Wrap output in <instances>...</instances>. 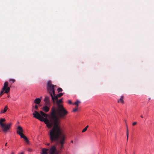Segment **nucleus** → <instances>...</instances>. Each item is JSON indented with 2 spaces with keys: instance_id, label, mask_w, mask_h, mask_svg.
<instances>
[{
  "instance_id": "obj_1",
  "label": "nucleus",
  "mask_w": 154,
  "mask_h": 154,
  "mask_svg": "<svg viewBox=\"0 0 154 154\" xmlns=\"http://www.w3.org/2000/svg\"><path fill=\"white\" fill-rule=\"evenodd\" d=\"M41 115L36 111H35L32 114L33 117L42 122H44L46 124L47 127L48 128H51L53 126L51 129H55L57 127H60V122L58 120V118L56 115V108L53 106L51 110L50 115L48 116V119L47 118L48 115L43 112L40 111Z\"/></svg>"
},
{
  "instance_id": "obj_2",
  "label": "nucleus",
  "mask_w": 154,
  "mask_h": 154,
  "mask_svg": "<svg viewBox=\"0 0 154 154\" xmlns=\"http://www.w3.org/2000/svg\"><path fill=\"white\" fill-rule=\"evenodd\" d=\"M51 129L49 134L50 142H55L57 145H60V149L62 150L65 143L66 137L61 127H57L55 129Z\"/></svg>"
},
{
  "instance_id": "obj_3",
  "label": "nucleus",
  "mask_w": 154,
  "mask_h": 154,
  "mask_svg": "<svg viewBox=\"0 0 154 154\" xmlns=\"http://www.w3.org/2000/svg\"><path fill=\"white\" fill-rule=\"evenodd\" d=\"M58 115L59 118L61 119H65L66 116L68 113L67 111L63 106H59L56 109V114Z\"/></svg>"
},
{
  "instance_id": "obj_4",
  "label": "nucleus",
  "mask_w": 154,
  "mask_h": 154,
  "mask_svg": "<svg viewBox=\"0 0 154 154\" xmlns=\"http://www.w3.org/2000/svg\"><path fill=\"white\" fill-rule=\"evenodd\" d=\"M5 121V119L4 118H1L0 120V125L2 128V131L4 133H6L10 128L12 123H10L8 124H6L3 122Z\"/></svg>"
},
{
  "instance_id": "obj_5",
  "label": "nucleus",
  "mask_w": 154,
  "mask_h": 154,
  "mask_svg": "<svg viewBox=\"0 0 154 154\" xmlns=\"http://www.w3.org/2000/svg\"><path fill=\"white\" fill-rule=\"evenodd\" d=\"M55 85H52L51 81H48L47 84V88L48 91L51 94L52 93L55 95L54 87Z\"/></svg>"
},
{
  "instance_id": "obj_6",
  "label": "nucleus",
  "mask_w": 154,
  "mask_h": 154,
  "mask_svg": "<svg viewBox=\"0 0 154 154\" xmlns=\"http://www.w3.org/2000/svg\"><path fill=\"white\" fill-rule=\"evenodd\" d=\"M8 82H5L4 83L2 91L0 92V97H1L4 94V91H5V93L6 94H8L10 90V88L8 87Z\"/></svg>"
},
{
  "instance_id": "obj_7",
  "label": "nucleus",
  "mask_w": 154,
  "mask_h": 154,
  "mask_svg": "<svg viewBox=\"0 0 154 154\" xmlns=\"http://www.w3.org/2000/svg\"><path fill=\"white\" fill-rule=\"evenodd\" d=\"M49 154H54L55 153H58V152L57 151L56 146L55 145L52 146L49 149Z\"/></svg>"
},
{
  "instance_id": "obj_8",
  "label": "nucleus",
  "mask_w": 154,
  "mask_h": 154,
  "mask_svg": "<svg viewBox=\"0 0 154 154\" xmlns=\"http://www.w3.org/2000/svg\"><path fill=\"white\" fill-rule=\"evenodd\" d=\"M23 130L22 128L20 126H18L17 128V133L19 134L21 137H23L22 136L24 135L23 133Z\"/></svg>"
},
{
  "instance_id": "obj_9",
  "label": "nucleus",
  "mask_w": 154,
  "mask_h": 154,
  "mask_svg": "<svg viewBox=\"0 0 154 154\" xmlns=\"http://www.w3.org/2000/svg\"><path fill=\"white\" fill-rule=\"evenodd\" d=\"M51 97L52 98V99L53 100V102L54 103H55V100H56V101L58 100V98H59L57 96V95H55V94L54 95L52 93V94H50Z\"/></svg>"
},
{
  "instance_id": "obj_10",
  "label": "nucleus",
  "mask_w": 154,
  "mask_h": 154,
  "mask_svg": "<svg viewBox=\"0 0 154 154\" xmlns=\"http://www.w3.org/2000/svg\"><path fill=\"white\" fill-rule=\"evenodd\" d=\"M62 102V98L59 99V100H57L56 101V103L57 104V107H58L59 106H63V105L60 104V103H61Z\"/></svg>"
},
{
  "instance_id": "obj_11",
  "label": "nucleus",
  "mask_w": 154,
  "mask_h": 154,
  "mask_svg": "<svg viewBox=\"0 0 154 154\" xmlns=\"http://www.w3.org/2000/svg\"><path fill=\"white\" fill-rule=\"evenodd\" d=\"M124 96L122 95L121 96L119 99L118 100V102L119 103H124Z\"/></svg>"
},
{
  "instance_id": "obj_12",
  "label": "nucleus",
  "mask_w": 154,
  "mask_h": 154,
  "mask_svg": "<svg viewBox=\"0 0 154 154\" xmlns=\"http://www.w3.org/2000/svg\"><path fill=\"white\" fill-rule=\"evenodd\" d=\"M49 107L48 106L45 105L43 107V110L45 112H48L49 110Z\"/></svg>"
},
{
  "instance_id": "obj_13",
  "label": "nucleus",
  "mask_w": 154,
  "mask_h": 154,
  "mask_svg": "<svg viewBox=\"0 0 154 154\" xmlns=\"http://www.w3.org/2000/svg\"><path fill=\"white\" fill-rule=\"evenodd\" d=\"M48 149L46 148H43L42 149V152L41 153V154H47L48 151Z\"/></svg>"
},
{
  "instance_id": "obj_14",
  "label": "nucleus",
  "mask_w": 154,
  "mask_h": 154,
  "mask_svg": "<svg viewBox=\"0 0 154 154\" xmlns=\"http://www.w3.org/2000/svg\"><path fill=\"white\" fill-rule=\"evenodd\" d=\"M41 101V99L40 98H36L34 101V103L35 104H39Z\"/></svg>"
},
{
  "instance_id": "obj_15",
  "label": "nucleus",
  "mask_w": 154,
  "mask_h": 154,
  "mask_svg": "<svg viewBox=\"0 0 154 154\" xmlns=\"http://www.w3.org/2000/svg\"><path fill=\"white\" fill-rule=\"evenodd\" d=\"M8 109V106H6L3 110H2L1 111V113H4Z\"/></svg>"
},
{
  "instance_id": "obj_16",
  "label": "nucleus",
  "mask_w": 154,
  "mask_h": 154,
  "mask_svg": "<svg viewBox=\"0 0 154 154\" xmlns=\"http://www.w3.org/2000/svg\"><path fill=\"white\" fill-rule=\"evenodd\" d=\"M23 137H21V138L24 139L26 141V142H27L28 143H29V141L27 138L24 135L22 136Z\"/></svg>"
},
{
  "instance_id": "obj_17",
  "label": "nucleus",
  "mask_w": 154,
  "mask_h": 154,
  "mask_svg": "<svg viewBox=\"0 0 154 154\" xmlns=\"http://www.w3.org/2000/svg\"><path fill=\"white\" fill-rule=\"evenodd\" d=\"M44 101H50V97H48L45 96L44 99Z\"/></svg>"
},
{
  "instance_id": "obj_18",
  "label": "nucleus",
  "mask_w": 154,
  "mask_h": 154,
  "mask_svg": "<svg viewBox=\"0 0 154 154\" xmlns=\"http://www.w3.org/2000/svg\"><path fill=\"white\" fill-rule=\"evenodd\" d=\"M80 103V101L79 100H77L73 104V105H76L77 107L78 106V104Z\"/></svg>"
},
{
  "instance_id": "obj_19",
  "label": "nucleus",
  "mask_w": 154,
  "mask_h": 154,
  "mask_svg": "<svg viewBox=\"0 0 154 154\" xmlns=\"http://www.w3.org/2000/svg\"><path fill=\"white\" fill-rule=\"evenodd\" d=\"M45 102V105H46L47 106H50V101H44Z\"/></svg>"
},
{
  "instance_id": "obj_20",
  "label": "nucleus",
  "mask_w": 154,
  "mask_h": 154,
  "mask_svg": "<svg viewBox=\"0 0 154 154\" xmlns=\"http://www.w3.org/2000/svg\"><path fill=\"white\" fill-rule=\"evenodd\" d=\"M63 93H60L59 94H58L57 95L58 97H60L63 96Z\"/></svg>"
},
{
  "instance_id": "obj_21",
  "label": "nucleus",
  "mask_w": 154,
  "mask_h": 154,
  "mask_svg": "<svg viewBox=\"0 0 154 154\" xmlns=\"http://www.w3.org/2000/svg\"><path fill=\"white\" fill-rule=\"evenodd\" d=\"M128 135H129V133H128V128H127V131H126V136H127V141L128 140Z\"/></svg>"
},
{
  "instance_id": "obj_22",
  "label": "nucleus",
  "mask_w": 154,
  "mask_h": 154,
  "mask_svg": "<svg viewBox=\"0 0 154 154\" xmlns=\"http://www.w3.org/2000/svg\"><path fill=\"white\" fill-rule=\"evenodd\" d=\"M57 90L58 92H59L62 91H63V90L61 88H59L57 89Z\"/></svg>"
},
{
  "instance_id": "obj_23",
  "label": "nucleus",
  "mask_w": 154,
  "mask_h": 154,
  "mask_svg": "<svg viewBox=\"0 0 154 154\" xmlns=\"http://www.w3.org/2000/svg\"><path fill=\"white\" fill-rule=\"evenodd\" d=\"M9 81H11L13 83L15 82V80L14 79H10L9 80Z\"/></svg>"
},
{
  "instance_id": "obj_24",
  "label": "nucleus",
  "mask_w": 154,
  "mask_h": 154,
  "mask_svg": "<svg viewBox=\"0 0 154 154\" xmlns=\"http://www.w3.org/2000/svg\"><path fill=\"white\" fill-rule=\"evenodd\" d=\"M27 150H28V151L29 152H31L32 151V149L30 148H28Z\"/></svg>"
},
{
  "instance_id": "obj_25",
  "label": "nucleus",
  "mask_w": 154,
  "mask_h": 154,
  "mask_svg": "<svg viewBox=\"0 0 154 154\" xmlns=\"http://www.w3.org/2000/svg\"><path fill=\"white\" fill-rule=\"evenodd\" d=\"M68 103L69 104H72V101L71 100H68Z\"/></svg>"
},
{
  "instance_id": "obj_26",
  "label": "nucleus",
  "mask_w": 154,
  "mask_h": 154,
  "mask_svg": "<svg viewBox=\"0 0 154 154\" xmlns=\"http://www.w3.org/2000/svg\"><path fill=\"white\" fill-rule=\"evenodd\" d=\"M78 109L77 108H75L73 109V112H75Z\"/></svg>"
},
{
  "instance_id": "obj_27",
  "label": "nucleus",
  "mask_w": 154,
  "mask_h": 154,
  "mask_svg": "<svg viewBox=\"0 0 154 154\" xmlns=\"http://www.w3.org/2000/svg\"><path fill=\"white\" fill-rule=\"evenodd\" d=\"M86 129L85 128H84L82 131V133H83L85 132L86 131Z\"/></svg>"
},
{
  "instance_id": "obj_28",
  "label": "nucleus",
  "mask_w": 154,
  "mask_h": 154,
  "mask_svg": "<svg viewBox=\"0 0 154 154\" xmlns=\"http://www.w3.org/2000/svg\"><path fill=\"white\" fill-rule=\"evenodd\" d=\"M137 124V122H134L132 123L133 125H135Z\"/></svg>"
},
{
  "instance_id": "obj_29",
  "label": "nucleus",
  "mask_w": 154,
  "mask_h": 154,
  "mask_svg": "<svg viewBox=\"0 0 154 154\" xmlns=\"http://www.w3.org/2000/svg\"><path fill=\"white\" fill-rule=\"evenodd\" d=\"M35 109H38V106H37V105H35Z\"/></svg>"
},
{
  "instance_id": "obj_30",
  "label": "nucleus",
  "mask_w": 154,
  "mask_h": 154,
  "mask_svg": "<svg viewBox=\"0 0 154 154\" xmlns=\"http://www.w3.org/2000/svg\"><path fill=\"white\" fill-rule=\"evenodd\" d=\"M88 126L87 125L85 128L87 130L88 128Z\"/></svg>"
},
{
  "instance_id": "obj_31",
  "label": "nucleus",
  "mask_w": 154,
  "mask_h": 154,
  "mask_svg": "<svg viewBox=\"0 0 154 154\" xmlns=\"http://www.w3.org/2000/svg\"><path fill=\"white\" fill-rule=\"evenodd\" d=\"M88 126L87 125L85 128L87 130L88 128Z\"/></svg>"
},
{
  "instance_id": "obj_32",
  "label": "nucleus",
  "mask_w": 154,
  "mask_h": 154,
  "mask_svg": "<svg viewBox=\"0 0 154 154\" xmlns=\"http://www.w3.org/2000/svg\"><path fill=\"white\" fill-rule=\"evenodd\" d=\"M50 145V144L49 143H48V144H47V146H49V145Z\"/></svg>"
},
{
  "instance_id": "obj_33",
  "label": "nucleus",
  "mask_w": 154,
  "mask_h": 154,
  "mask_svg": "<svg viewBox=\"0 0 154 154\" xmlns=\"http://www.w3.org/2000/svg\"><path fill=\"white\" fill-rule=\"evenodd\" d=\"M24 154L23 152H21V153H20V154Z\"/></svg>"
},
{
  "instance_id": "obj_34",
  "label": "nucleus",
  "mask_w": 154,
  "mask_h": 154,
  "mask_svg": "<svg viewBox=\"0 0 154 154\" xmlns=\"http://www.w3.org/2000/svg\"><path fill=\"white\" fill-rule=\"evenodd\" d=\"M71 142L72 143H73V141L72 140L71 141Z\"/></svg>"
},
{
  "instance_id": "obj_35",
  "label": "nucleus",
  "mask_w": 154,
  "mask_h": 154,
  "mask_svg": "<svg viewBox=\"0 0 154 154\" xmlns=\"http://www.w3.org/2000/svg\"><path fill=\"white\" fill-rule=\"evenodd\" d=\"M7 143H6L5 144V146H7Z\"/></svg>"
},
{
  "instance_id": "obj_36",
  "label": "nucleus",
  "mask_w": 154,
  "mask_h": 154,
  "mask_svg": "<svg viewBox=\"0 0 154 154\" xmlns=\"http://www.w3.org/2000/svg\"><path fill=\"white\" fill-rule=\"evenodd\" d=\"M140 117H141L142 118H143V116H142V115H141V116H140Z\"/></svg>"
},
{
  "instance_id": "obj_37",
  "label": "nucleus",
  "mask_w": 154,
  "mask_h": 154,
  "mask_svg": "<svg viewBox=\"0 0 154 154\" xmlns=\"http://www.w3.org/2000/svg\"><path fill=\"white\" fill-rule=\"evenodd\" d=\"M11 154H14V152H11Z\"/></svg>"
},
{
  "instance_id": "obj_38",
  "label": "nucleus",
  "mask_w": 154,
  "mask_h": 154,
  "mask_svg": "<svg viewBox=\"0 0 154 154\" xmlns=\"http://www.w3.org/2000/svg\"><path fill=\"white\" fill-rule=\"evenodd\" d=\"M8 97H10V95H8Z\"/></svg>"
},
{
  "instance_id": "obj_39",
  "label": "nucleus",
  "mask_w": 154,
  "mask_h": 154,
  "mask_svg": "<svg viewBox=\"0 0 154 154\" xmlns=\"http://www.w3.org/2000/svg\"><path fill=\"white\" fill-rule=\"evenodd\" d=\"M133 154H134V153H133Z\"/></svg>"
},
{
  "instance_id": "obj_40",
  "label": "nucleus",
  "mask_w": 154,
  "mask_h": 154,
  "mask_svg": "<svg viewBox=\"0 0 154 154\" xmlns=\"http://www.w3.org/2000/svg\"><path fill=\"white\" fill-rule=\"evenodd\" d=\"M0 97H1L0 96Z\"/></svg>"
}]
</instances>
